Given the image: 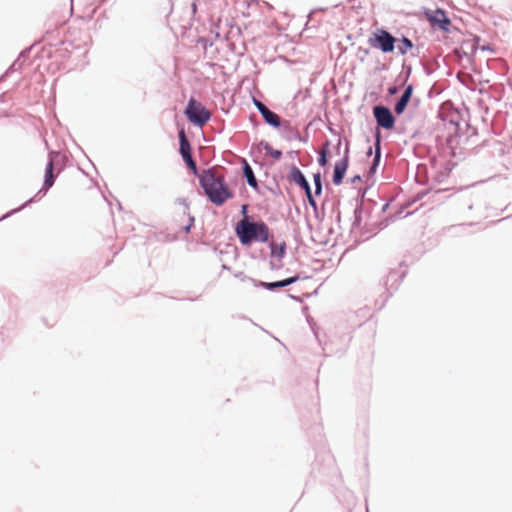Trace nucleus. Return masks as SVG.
<instances>
[{
	"label": "nucleus",
	"instance_id": "nucleus-1",
	"mask_svg": "<svg viewBox=\"0 0 512 512\" xmlns=\"http://www.w3.org/2000/svg\"><path fill=\"white\" fill-rule=\"evenodd\" d=\"M199 181L208 199L217 206H221L234 196L223 175L216 169L204 170L199 176Z\"/></svg>",
	"mask_w": 512,
	"mask_h": 512
},
{
	"label": "nucleus",
	"instance_id": "nucleus-2",
	"mask_svg": "<svg viewBox=\"0 0 512 512\" xmlns=\"http://www.w3.org/2000/svg\"><path fill=\"white\" fill-rule=\"evenodd\" d=\"M236 232L242 244H249L253 240L267 242L270 234L265 223L249 222L246 218L238 223Z\"/></svg>",
	"mask_w": 512,
	"mask_h": 512
},
{
	"label": "nucleus",
	"instance_id": "nucleus-3",
	"mask_svg": "<svg viewBox=\"0 0 512 512\" xmlns=\"http://www.w3.org/2000/svg\"><path fill=\"white\" fill-rule=\"evenodd\" d=\"M185 114L190 122L198 126H203L211 118V113L194 98L189 100Z\"/></svg>",
	"mask_w": 512,
	"mask_h": 512
},
{
	"label": "nucleus",
	"instance_id": "nucleus-4",
	"mask_svg": "<svg viewBox=\"0 0 512 512\" xmlns=\"http://www.w3.org/2000/svg\"><path fill=\"white\" fill-rule=\"evenodd\" d=\"M397 39L384 29H378L368 39L371 47L380 49L383 53H390L395 48Z\"/></svg>",
	"mask_w": 512,
	"mask_h": 512
},
{
	"label": "nucleus",
	"instance_id": "nucleus-5",
	"mask_svg": "<svg viewBox=\"0 0 512 512\" xmlns=\"http://www.w3.org/2000/svg\"><path fill=\"white\" fill-rule=\"evenodd\" d=\"M425 15L433 28H439L444 32H450V28L452 26L451 21L444 10L436 9L434 11H427Z\"/></svg>",
	"mask_w": 512,
	"mask_h": 512
},
{
	"label": "nucleus",
	"instance_id": "nucleus-6",
	"mask_svg": "<svg viewBox=\"0 0 512 512\" xmlns=\"http://www.w3.org/2000/svg\"><path fill=\"white\" fill-rule=\"evenodd\" d=\"M373 114L378 126L384 129H392L394 127L395 119L388 108L384 106H375L373 108Z\"/></svg>",
	"mask_w": 512,
	"mask_h": 512
},
{
	"label": "nucleus",
	"instance_id": "nucleus-7",
	"mask_svg": "<svg viewBox=\"0 0 512 512\" xmlns=\"http://www.w3.org/2000/svg\"><path fill=\"white\" fill-rule=\"evenodd\" d=\"M254 104L268 124L274 127L280 126V117L277 114L270 111L261 101L257 99H254Z\"/></svg>",
	"mask_w": 512,
	"mask_h": 512
},
{
	"label": "nucleus",
	"instance_id": "nucleus-8",
	"mask_svg": "<svg viewBox=\"0 0 512 512\" xmlns=\"http://www.w3.org/2000/svg\"><path fill=\"white\" fill-rule=\"evenodd\" d=\"M349 164V156L348 152L345 153L344 157L336 162L334 167V175H333V183L335 185H340L342 183L345 172L348 168Z\"/></svg>",
	"mask_w": 512,
	"mask_h": 512
},
{
	"label": "nucleus",
	"instance_id": "nucleus-9",
	"mask_svg": "<svg viewBox=\"0 0 512 512\" xmlns=\"http://www.w3.org/2000/svg\"><path fill=\"white\" fill-rule=\"evenodd\" d=\"M412 93H413V86L412 85H408L406 87L403 95L401 96V98L399 99V101L395 105V112L397 114H401V113L404 112L408 102L411 99Z\"/></svg>",
	"mask_w": 512,
	"mask_h": 512
},
{
	"label": "nucleus",
	"instance_id": "nucleus-10",
	"mask_svg": "<svg viewBox=\"0 0 512 512\" xmlns=\"http://www.w3.org/2000/svg\"><path fill=\"white\" fill-rule=\"evenodd\" d=\"M289 178L303 189L309 184L300 169L295 166L292 167Z\"/></svg>",
	"mask_w": 512,
	"mask_h": 512
},
{
	"label": "nucleus",
	"instance_id": "nucleus-11",
	"mask_svg": "<svg viewBox=\"0 0 512 512\" xmlns=\"http://www.w3.org/2000/svg\"><path fill=\"white\" fill-rule=\"evenodd\" d=\"M53 169H54L53 160H49V162L46 165V169H45V179H44V185H43V188L45 190H48L54 184Z\"/></svg>",
	"mask_w": 512,
	"mask_h": 512
},
{
	"label": "nucleus",
	"instance_id": "nucleus-12",
	"mask_svg": "<svg viewBox=\"0 0 512 512\" xmlns=\"http://www.w3.org/2000/svg\"><path fill=\"white\" fill-rule=\"evenodd\" d=\"M179 139H180V153L183 158L188 157L191 155V147L189 144V141L186 138L184 130H181L179 132Z\"/></svg>",
	"mask_w": 512,
	"mask_h": 512
},
{
	"label": "nucleus",
	"instance_id": "nucleus-13",
	"mask_svg": "<svg viewBox=\"0 0 512 512\" xmlns=\"http://www.w3.org/2000/svg\"><path fill=\"white\" fill-rule=\"evenodd\" d=\"M396 42H398V45H397L398 51L402 55H405L409 50H411L413 48L412 41L406 37H403V38L397 40Z\"/></svg>",
	"mask_w": 512,
	"mask_h": 512
},
{
	"label": "nucleus",
	"instance_id": "nucleus-14",
	"mask_svg": "<svg viewBox=\"0 0 512 512\" xmlns=\"http://www.w3.org/2000/svg\"><path fill=\"white\" fill-rule=\"evenodd\" d=\"M244 175L247 179V182L250 186L252 187H257V180L254 176V173H253V170L252 168L249 166L248 163H245V166H244Z\"/></svg>",
	"mask_w": 512,
	"mask_h": 512
},
{
	"label": "nucleus",
	"instance_id": "nucleus-15",
	"mask_svg": "<svg viewBox=\"0 0 512 512\" xmlns=\"http://www.w3.org/2000/svg\"><path fill=\"white\" fill-rule=\"evenodd\" d=\"M270 247H271L272 255L277 256L279 258L283 257V255L285 253V248H286L285 243H282V244L271 243Z\"/></svg>",
	"mask_w": 512,
	"mask_h": 512
},
{
	"label": "nucleus",
	"instance_id": "nucleus-16",
	"mask_svg": "<svg viewBox=\"0 0 512 512\" xmlns=\"http://www.w3.org/2000/svg\"><path fill=\"white\" fill-rule=\"evenodd\" d=\"M328 147H329V142H326L320 150V156L318 159V163L321 166H326L328 163V159H327Z\"/></svg>",
	"mask_w": 512,
	"mask_h": 512
},
{
	"label": "nucleus",
	"instance_id": "nucleus-17",
	"mask_svg": "<svg viewBox=\"0 0 512 512\" xmlns=\"http://www.w3.org/2000/svg\"><path fill=\"white\" fill-rule=\"evenodd\" d=\"M265 151L270 154L275 160L280 159L282 156V152L280 150H275L269 143L263 144Z\"/></svg>",
	"mask_w": 512,
	"mask_h": 512
},
{
	"label": "nucleus",
	"instance_id": "nucleus-18",
	"mask_svg": "<svg viewBox=\"0 0 512 512\" xmlns=\"http://www.w3.org/2000/svg\"><path fill=\"white\" fill-rule=\"evenodd\" d=\"M298 280V276L290 277L281 281L274 282L275 288H281L288 286Z\"/></svg>",
	"mask_w": 512,
	"mask_h": 512
},
{
	"label": "nucleus",
	"instance_id": "nucleus-19",
	"mask_svg": "<svg viewBox=\"0 0 512 512\" xmlns=\"http://www.w3.org/2000/svg\"><path fill=\"white\" fill-rule=\"evenodd\" d=\"M314 184H315V194L319 195L322 191V184H321V175L320 173H316L313 176Z\"/></svg>",
	"mask_w": 512,
	"mask_h": 512
},
{
	"label": "nucleus",
	"instance_id": "nucleus-20",
	"mask_svg": "<svg viewBox=\"0 0 512 512\" xmlns=\"http://www.w3.org/2000/svg\"><path fill=\"white\" fill-rule=\"evenodd\" d=\"M379 159H380V145H379V140H377V143H376V155H375V158H374V162H373V165L371 167V170L373 171L376 166L378 165V162H379Z\"/></svg>",
	"mask_w": 512,
	"mask_h": 512
},
{
	"label": "nucleus",
	"instance_id": "nucleus-21",
	"mask_svg": "<svg viewBox=\"0 0 512 512\" xmlns=\"http://www.w3.org/2000/svg\"><path fill=\"white\" fill-rule=\"evenodd\" d=\"M183 159L186 162V164L188 165V167H190L194 171V173H196L197 168H196V164H195L194 160L192 159V156L190 155Z\"/></svg>",
	"mask_w": 512,
	"mask_h": 512
},
{
	"label": "nucleus",
	"instance_id": "nucleus-22",
	"mask_svg": "<svg viewBox=\"0 0 512 512\" xmlns=\"http://www.w3.org/2000/svg\"><path fill=\"white\" fill-rule=\"evenodd\" d=\"M259 285L264 287V288H266V289H269V290L275 289L274 282H270V283H268V282H260Z\"/></svg>",
	"mask_w": 512,
	"mask_h": 512
},
{
	"label": "nucleus",
	"instance_id": "nucleus-23",
	"mask_svg": "<svg viewBox=\"0 0 512 512\" xmlns=\"http://www.w3.org/2000/svg\"><path fill=\"white\" fill-rule=\"evenodd\" d=\"M307 198L313 197L309 184L304 188Z\"/></svg>",
	"mask_w": 512,
	"mask_h": 512
},
{
	"label": "nucleus",
	"instance_id": "nucleus-24",
	"mask_svg": "<svg viewBox=\"0 0 512 512\" xmlns=\"http://www.w3.org/2000/svg\"><path fill=\"white\" fill-rule=\"evenodd\" d=\"M307 198L313 197L309 184L304 188Z\"/></svg>",
	"mask_w": 512,
	"mask_h": 512
},
{
	"label": "nucleus",
	"instance_id": "nucleus-25",
	"mask_svg": "<svg viewBox=\"0 0 512 512\" xmlns=\"http://www.w3.org/2000/svg\"><path fill=\"white\" fill-rule=\"evenodd\" d=\"M307 198L313 197L309 184L304 188Z\"/></svg>",
	"mask_w": 512,
	"mask_h": 512
},
{
	"label": "nucleus",
	"instance_id": "nucleus-26",
	"mask_svg": "<svg viewBox=\"0 0 512 512\" xmlns=\"http://www.w3.org/2000/svg\"><path fill=\"white\" fill-rule=\"evenodd\" d=\"M308 201H309V204H310L312 207H314V208L316 207V202H315V200H314V198H313V197L308 198Z\"/></svg>",
	"mask_w": 512,
	"mask_h": 512
},
{
	"label": "nucleus",
	"instance_id": "nucleus-27",
	"mask_svg": "<svg viewBox=\"0 0 512 512\" xmlns=\"http://www.w3.org/2000/svg\"><path fill=\"white\" fill-rule=\"evenodd\" d=\"M396 92H397V88L396 87L389 88V93L390 94H395Z\"/></svg>",
	"mask_w": 512,
	"mask_h": 512
},
{
	"label": "nucleus",
	"instance_id": "nucleus-28",
	"mask_svg": "<svg viewBox=\"0 0 512 512\" xmlns=\"http://www.w3.org/2000/svg\"><path fill=\"white\" fill-rule=\"evenodd\" d=\"M192 11H193V14L196 13V11H197V4L196 3L192 4Z\"/></svg>",
	"mask_w": 512,
	"mask_h": 512
},
{
	"label": "nucleus",
	"instance_id": "nucleus-29",
	"mask_svg": "<svg viewBox=\"0 0 512 512\" xmlns=\"http://www.w3.org/2000/svg\"><path fill=\"white\" fill-rule=\"evenodd\" d=\"M192 221H193V219H190V223H192ZM190 226H191V224H189V225L186 227V232H188V231H189Z\"/></svg>",
	"mask_w": 512,
	"mask_h": 512
}]
</instances>
